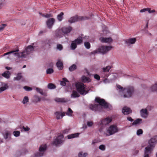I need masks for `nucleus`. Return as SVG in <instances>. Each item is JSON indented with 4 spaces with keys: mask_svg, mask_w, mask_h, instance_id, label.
<instances>
[{
    "mask_svg": "<svg viewBox=\"0 0 157 157\" xmlns=\"http://www.w3.org/2000/svg\"><path fill=\"white\" fill-rule=\"evenodd\" d=\"M95 101L99 103V105L95 104L90 105V108L93 111H101L102 110V107L105 108H107L108 107V103L103 99H101L99 97H97L95 99Z\"/></svg>",
    "mask_w": 157,
    "mask_h": 157,
    "instance_id": "1",
    "label": "nucleus"
},
{
    "mask_svg": "<svg viewBox=\"0 0 157 157\" xmlns=\"http://www.w3.org/2000/svg\"><path fill=\"white\" fill-rule=\"evenodd\" d=\"M157 143V136L151 138L148 141V145L145 148L144 157H149Z\"/></svg>",
    "mask_w": 157,
    "mask_h": 157,
    "instance_id": "2",
    "label": "nucleus"
},
{
    "mask_svg": "<svg viewBox=\"0 0 157 157\" xmlns=\"http://www.w3.org/2000/svg\"><path fill=\"white\" fill-rule=\"evenodd\" d=\"M78 92L81 95H85L88 93L90 89L86 88V85L82 83L78 82L75 85Z\"/></svg>",
    "mask_w": 157,
    "mask_h": 157,
    "instance_id": "3",
    "label": "nucleus"
},
{
    "mask_svg": "<svg viewBox=\"0 0 157 157\" xmlns=\"http://www.w3.org/2000/svg\"><path fill=\"white\" fill-rule=\"evenodd\" d=\"M117 88L120 89L121 91H124L126 92L123 95L124 98H130L132 96L134 91V89L132 86H128L125 88L123 89V87L119 85H117Z\"/></svg>",
    "mask_w": 157,
    "mask_h": 157,
    "instance_id": "4",
    "label": "nucleus"
},
{
    "mask_svg": "<svg viewBox=\"0 0 157 157\" xmlns=\"http://www.w3.org/2000/svg\"><path fill=\"white\" fill-rule=\"evenodd\" d=\"M34 48L33 46H28L25 49V51L21 53H15L14 54L18 57H25L26 55L29 54L34 51Z\"/></svg>",
    "mask_w": 157,
    "mask_h": 157,
    "instance_id": "5",
    "label": "nucleus"
},
{
    "mask_svg": "<svg viewBox=\"0 0 157 157\" xmlns=\"http://www.w3.org/2000/svg\"><path fill=\"white\" fill-rule=\"evenodd\" d=\"M113 47L111 46H102L98 48V49L93 51L91 53L95 54L98 52L101 53L103 54H105L111 50Z\"/></svg>",
    "mask_w": 157,
    "mask_h": 157,
    "instance_id": "6",
    "label": "nucleus"
},
{
    "mask_svg": "<svg viewBox=\"0 0 157 157\" xmlns=\"http://www.w3.org/2000/svg\"><path fill=\"white\" fill-rule=\"evenodd\" d=\"M72 27H63L60 30L56 31V35L57 37H61L63 34H67L69 33L72 30Z\"/></svg>",
    "mask_w": 157,
    "mask_h": 157,
    "instance_id": "7",
    "label": "nucleus"
},
{
    "mask_svg": "<svg viewBox=\"0 0 157 157\" xmlns=\"http://www.w3.org/2000/svg\"><path fill=\"white\" fill-rule=\"evenodd\" d=\"M88 17H86L80 16L76 15L70 18L68 20V22L70 23H72L78 21L88 20Z\"/></svg>",
    "mask_w": 157,
    "mask_h": 157,
    "instance_id": "8",
    "label": "nucleus"
},
{
    "mask_svg": "<svg viewBox=\"0 0 157 157\" xmlns=\"http://www.w3.org/2000/svg\"><path fill=\"white\" fill-rule=\"evenodd\" d=\"M112 66H108L102 68V71L101 72L102 76L104 78L108 77L110 75L109 70L111 68Z\"/></svg>",
    "mask_w": 157,
    "mask_h": 157,
    "instance_id": "9",
    "label": "nucleus"
},
{
    "mask_svg": "<svg viewBox=\"0 0 157 157\" xmlns=\"http://www.w3.org/2000/svg\"><path fill=\"white\" fill-rule=\"evenodd\" d=\"M47 148V145L46 144L41 145L39 148V152L35 154V156L36 157H39L42 156Z\"/></svg>",
    "mask_w": 157,
    "mask_h": 157,
    "instance_id": "10",
    "label": "nucleus"
},
{
    "mask_svg": "<svg viewBox=\"0 0 157 157\" xmlns=\"http://www.w3.org/2000/svg\"><path fill=\"white\" fill-rule=\"evenodd\" d=\"M118 130L117 126L116 125H111L107 131V133H109L108 136L112 135L117 132Z\"/></svg>",
    "mask_w": 157,
    "mask_h": 157,
    "instance_id": "11",
    "label": "nucleus"
},
{
    "mask_svg": "<svg viewBox=\"0 0 157 157\" xmlns=\"http://www.w3.org/2000/svg\"><path fill=\"white\" fill-rule=\"evenodd\" d=\"M63 135H60L55 139V140L53 142L52 144H54L56 146L62 142L63 139Z\"/></svg>",
    "mask_w": 157,
    "mask_h": 157,
    "instance_id": "12",
    "label": "nucleus"
},
{
    "mask_svg": "<svg viewBox=\"0 0 157 157\" xmlns=\"http://www.w3.org/2000/svg\"><path fill=\"white\" fill-rule=\"evenodd\" d=\"M55 21V19L53 18L49 19L46 22V24L48 28L51 29Z\"/></svg>",
    "mask_w": 157,
    "mask_h": 157,
    "instance_id": "13",
    "label": "nucleus"
},
{
    "mask_svg": "<svg viewBox=\"0 0 157 157\" xmlns=\"http://www.w3.org/2000/svg\"><path fill=\"white\" fill-rule=\"evenodd\" d=\"M100 41L102 43H109L112 41V39L110 37L105 38L104 37H101L99 38Z\"/></svg>",
    "mask_w": 157,
    "mask_h": 157,
    "instance_id": "14",
    "label": "nucleus"
},
{
    "mask_svg": "<svg viewBox=\"0 0 157 157\" xmlns=\"http://www.w3.org/2000/svg\"><path fill=\"white\" fill-rule=\"evenodd\" d=\"M136 38H131L129 39H126L125 40V43L128 45H129L131 44H133L136 42Z\"/></svg>",
    "mask_w": 157,
    "mask_h": 157,
    "instance_id": "15",
    "label": "nucleus"
},
{
    "mask_svg": "<svg viewBox=\"0 0 157 157\" xmlns=\"http://www.w3.org/2000/svg\"><path fill=\"white\" fill-rule=\"evenodd\" d=\"M122 112L124 114H128L132 113L130 108L126 106L124 107L122 110Z\"/></svg>",
    "mask_w": 157,
    "mask_h": 157,
    "instance_id": "16",
    "label": "nucleus"
},
{
    "mask_svg": "<svg viewBox=\"0 0 157 157\" xmlns=\"http://www.w3.org/2000/svg\"><path fill=\"white\" fill-rule=\"evenodd\" d=\"M112 121L111 118L107 117L102 120L101 121V124L102 125H106L108 124Z\"/></svg>",
    "mask_w": 157,
    "mask_h": 157,
    "instance_id": "17",
    "label": "nucleus"
},
{
    "mask_svg": "<svg viewBox=\"0 0 157 157\" xmlns=\"http://www.w3.org/2000/svg\"><path fill=\"white\" fill-rule=\"evenodd\" d=\"M52 43V42L50 40H46L43 42V45L47 48H50Z\"/></svg>",
    "mask_w": 157,
    "mask_h": 157,
    "instance_id": "18",
    "label": "nucleus"
},
{
    "mask_svg": "<svg viewBox=\"0 0 157 157\" xmlns=\"http://www.w3.org/2000/svg\"><path fill=\"white\" fill-rule=\"evenodd\" d=\"M11 132L8 131H6L3 134L4 138L6 140H9L10 138Z\"/></svg>",
    "mask_w": 157,
    "mask_h": 157,
    "instance_id": "19",
    "label": "nucleus"
},
{
    "mask_svg": "<svg viewBox=\"0 0 157 157\" xmlns=\"http://www.w3.org/2000/svg\"><path fill=\"white\" fill-rule=\"evenodd\" d=\"M140 114L141 116L143 117L146 118L148 115V113L147 109H142L140 111Z\"/></svg>",
    "mask_w": 157,
    "mask_h": 157,
    "instance_id": "20",
    "label": "nucleus"
},
{
    "mask_svg": "<svg viewBox=\"0 0 157 157\" xmlns=\"http://www.w3.org/2000/svg\"><path fill=\"white\" fill-rule=\"evenodd\" d=\"M23 77L21 73H18L17 75V76L13 78V80L19 81L23 79Z\"/></svg>",
    "mask_w": 157,
    "mask_h": 157,
    "instance_id": "21",
    "label": "nucleus"
},
{
    "mask_svg": "<svg viewBox=\"0 0 157 157\" xmlns=\"http://www.w3.org/2000/svg\"><path fill=\"white\" fill-rule=\"evenodd\" d=\"M56 65L59 70H61L63 69V63L60 60H59L58 61Z\"/></svg>",
    "mask_w": 157,
    "mask_h": 157,
    "instance_id": "22",
    "label": "nucleus"
},
{
    "mask_svg": "<svg viewBox=\"0 0 157 157\" xmlns=\"http://www.w3.org/2000/svg\"><path fill=\"white\" fill-rule=\"evenodd\" d=\"M55 100L57 102H66L67 101V100L64 98H56Z\"/></svg>",
    "mask_w": 157,
    "mask_h": 157,
    "instance_id": "23",
    "label": "nucleus"
},
{
    "mask_svg": "<svg viewBox=\"0 0 157 157\" xmlns=\"http://www.w3.org/2000/svg\"><path fill=\"white\" fill-rule=\"evenodd\" d=\"M82 81L83 82H88L91 81L90 79L89 78L83 76L81 78Z\"/></svg>",
    "mask_w": 157,
    "mask_h": 157,
    "instance_id": "24",
    "label": "nucleus"
},
{
    "mask_svg": "<svg viewBox=\"0 0 157 157\" xmlns=\"http://www.w3.org/2000/svg\"><path fill=\"white\" fill-rule=\"evenodd\" d=\"M79 133H76L72 134L67 136V138L68 139H71L75 137H78L79 135Z\"/></svg>",
    "mask_w": 157,
    "mask_h": 157,
    "instance_id": "25",
    "label": "nucleus"
},
{
    "mask_svg": "<svg viewBox=\"0 0 157 157\" xmlns=\"http://www.w3.org/2000/svg\"><path fill=\"white\" fill-rule=\"evenodd\" d=\"M74 42H75L77 44H79L83 42L82 38L81 37H79L77 39L75 40Z\"/></svg>",
    "mask_w": 157,
    "mask_h": 157,
    "instance_id": "26",
    "label": "nucleus"
},
{
    "mask_svg": "<svg viewBox=\"0 0 157 157\" xmlns=\"http://www.w3.org/2000/svg\"><path fill=\"white\" fill-rule=\"evenodd\" d=\"M10 73L9 71H5L2 74V76L7 78H10Z\"/></svg>",
    "mask_w": 157,
    "mask_h": 157,
    "instance_id": "27",
    "label": "nucleus"
},
{
    "mask_svg": "<svg viewBox=\"0 0 157 157\" xmlns=\"http://www.w3.org/2000/svg\"><path fill=\"white\" fill-rule=\"evenodd\" d=\"M64 13L63 12H61L57 16V19L59 21H61L63 18V15Z\"/></svg>",
    "mask_w": 157,
    "mask_h": 157,
    "instance_id": "28",
    "label": "nucleus"
},
{
    "mask_svg": "<svg viewBox=\"0 0 157 157\" xmlns=\"http://www.w3.org/2000/svg\"><path fill=\"white\" fill-rule=\"evenodd\" d=\"M79 94L75 90H73L71 94V97L75 98L78 97L79 96Z\"/></svg>",
    "mask_w": 157,
    "mask_h": 157,
    "instance_id": "29",
    "label": "nucleus"
},
{
    "mask_svg": "<svg viewBox=\"0 0 157 157\" xmlns=\"http://www.w3.org/2000/svg\"><path fill=\"white\" fill-rule=\"evenodd\" d=\"M150 89L152 91H156L157 92V82L151 87Z\"/></svg>",
    "mask_w": 157,
    "mask_h": 157,
    "instance_id": "30",
    "label": "nucleus"
},
{
    "mask_svg": "<svg viewBox=\"0 0 157 157\" xmlns=\"http://www.w3.org/2000/svg\"><path fill=\"white\" fill-rule=\"evenodd\" d=\"M142 121V119H141L138 118L136 120H135L132 123V124L133 125H136L137 124H139Z\"/></svg>",
    "mask_w": 157,
    "mask_h": 157,
    "instance_id": "31",
    "label": "nucleus"
},
{
    "mask_svg": "<svg viewBox=\"0 0 157 157\" xmlns=\"http://www.w3.org/2000/svg\"><path fill=\"white\" fill-rule=\"evenodd\" d=\"M76 66L75 64H74L69 67V69L70 71H72L76 70Z\"/></svg>",
    "mask_w": 157,
    "mask_h": 157,
    "instance_id": "32",
    "label": "nucleus"
},
{
    "mask_svg": "<svg viewBox=\"0 0 157 157\" xmlns=\"http://www.w3.org/2000/svg\"><path fill=\"white\" fill-rule=\"evenodd\" d=\"M8 87V86L7 84H5L3 86L1 87L0 88V93L5 90Z\"/></svg>",
    "mask_w": 157,
    "mask_h": 157,
    "instance_id": "33",
    "label": "nucleus"
},
{
    "mask_svg": "<svg viewBox=\"0 0 157 157\" xmlns=\"http://www.w3.org/2000/svg\"><path fill=\"white\" fill-rule=\"evenodd\" d=\"M48 87L49 89H54L56 88V86L54 84L50 83L48 84Z\"/></svg>",
    "mask_w": 157,
    "mask_h": 157,
    "instance_id": "34",
    "label": "nucleus"
},
{
    "mask_svg": "<svg viewBox=\"0 0 157 157\" xmlns=\"http://www.w3.org/2000/svg\"><path fill=\"white\" fill-rule=\"evenodd\" d=\"M71 48L72 50L75 49L77 48V44L74 42H72L71 46Z\"/></svg>",
    "mask_w": 157,
    "mask_h": 157,
    "instance_id": "35",
    "label": "nucleus"
},
{
    "mask_svg": "<svg viewBox=\"0 0 157 157\" xmlns=\"http://www.w3.org/2000/svg\"><path fill=\"white\" fill-rule=\"evenodd\" d=\"M87 155V153H83L81 152L79 153L78 155L79 157H86Z\"/></svg>",
    "mask_w": 157,
    "mask_h": 157,
    "instance_id": "36",
    "label": "nucleus"
},
{
    "mask_svg": "<svg viewBox=\"0 0 157 157\" xmlns=\"http://www.w3.org/2000/svg\"><path fill=\"white\" fill-rule=\"evenodd\" d=\"M72 113V110L70 108H69L67 112L66 113V114L67 115H68L69 116H71V114Z\"/></svg>",
    "mask_w": 157,
    "mask_h": 157,
    "instance_id": "37",
    "label": "nucleus"
},
{
    "mask_svg": "<svg viewBox=\"0 0 157 157\" xmlns=\"http://www.w3.org/2000/svg\"><path fill=\"white\" fill-rule=\"evenodd\" d=\"M85 47L87 49H89L90 47V43L88 42H85L84 43Z\"/></svg>",
    "mask_w": 157,
    "mask_h": 157,
    "instance_id": "38",
    "label": "nucleus"
},
{
    "mask_svg": "<svg viewBox=\"0 0 157 157\" xmlns=\"http://www.w3.org/2000/svg\"><path fill=\"white\" fill-rule=\"evenodd\" d=\"M55 115L56 116V118L57 119H60V113L59 112H56L55 113Z\"/></svg>",
    "mask_w": 157,
    "mask_h": 157,
    "instance_id": "39",
    "label": "nucleus"
},
{
    "mask_svg": "<svg viewBox=\"0 0 157 157\" xmlns=\"http://www.w3.org/2000/svg\"><path fill=\"white\" fill-rule=\"evenodd\" d=\"M28 101L29 99L28 97L27 96H25L23 100L22 101V103L24 104H25L28 102Z\"/></svg>",
    "mask_w": 157,
    "mask_h": 157,
    "instance_id": "40",
    "label": "nucleus"
},
{
    "mask_svg": "<svg viewBox=\"0 0 157 157\" xmlns=\"http://www.w3.org/2000/svg\"><path fill=\"white\" fill-rule=\"evenodd\" d=\"M7 26V24H2V25L0 26V32L2 31Z\"/></svg>",
    "mask_w": 157,
    "mask_h": 157,
    "instance_id": "41",
    "label": "nucleus"
},
{
    "mask_svg": "<svg viewBox=\"0 0 157 157\" xmlns=\"http://www.w3.org/2000/svg\"><path fill=\"white\" fill-rule=\"evenodd\" d=\"M14 136L16 137H17L20 135V132L18 131H14L13 132Z\"/></svg>",
    "mask_w": 157,
    "mask_h": 157,
    "instance_id": "42",
    "label": "nucleus"
},
{
    "mask_svg": "<svg viewBox=\"0 0 157 157\" xmlns=\"http://www.w3.org/2000/svg\"><path fill=\"white\" fill-rule=\"evenodd\" d=\"M46 72L47 74H51L53 72V70L52 68H49L47 70Z\"/></svg>",
    "mask_w": 157,
    "mask_h": 157,
    "instance_id": "43",
    "label": "nucleus"
},
{
    "mask_svg": "<svg viewBox=\"0 0 157 157\" xmlns=\"http://www.w3.org/2000/svg\"><path fill=\"white\" fill-rule=\"evenodd\" d=\"M36 90L37 92H39L41 94H42V95H43L44 94V93L43 91V90L41 89H40V88H36Z\"/></svg>",
    "mask_w": 157,
    "mask_h": 157,
    "instance_id": "44",
    "label": "nucleus"
},
{
    "mask_svg": "<svg viewBox=\"0 0 157 157\" xmlns=\"http://www.w3.org/2000/svg\"><path fill=\"white\" fill-rule=\"evenodd\" d=\"M150 8H144L140 10V13L144 12L146 11H150Z\"/></svg>",
    "mask_w": 157,
    "mask_h": 157,
    "instance_id": "45",
    "label": "nucleus"
},
{
    "mask_svg": "<svg viewBox=\"0 0 157 157\" xmlns=\"http://www.w3.org/2000/svg\"><path fill=\"white\" fill-rule=\"evenodd\" d=\"M57 49L60 51L62 50L63 48V47L62 45L61 44H58L57 46Z\"/></svg>",
    "mask_w": 157,
    "mask_h": 157,
    "instance_id": "46",
    "label": "nucleus"
},
{
    "mask_svg": "<svg viewBox=\"0 0 157 157\" xmlns=\"http://www.w3.org/2000/svg\"><path fill=\"white\" fill-rule=\"evenodd\" d=\"M24 88L26 91H29L32 90V88L31 87H28L27 86H25L24 87Z\"/></svg>",
    "mask_w": 157,
    "mask_h": 157,
    "instance_id": "47",
    "label": "nucleus"
},
{
    "mask_svg": "<svg viewBox=\"0 0 157 157\" xmlns=\"http://www.w3.org/2000/svg\"><path fill=\"white\" fill-rule=\"evenodd\" d=\"M143 131L141 129H139L137 131V134L138 135L142 134H143Z\"/></svg>",
    "mask_w": 157,
    "mask_h": 157,
    "instance_id": "48",
    "label": "nucleus"
},
{
    "mask_svg": "<svg viewBox=\"0 0 157 157\" xmlns=\"http://www.w3.org/2000/svg\"><path fill=\"white\" fill-rule=\"evenodd\" d=\"M99 149L102 151H104L105 149V146L103 145H101L99 147Z\"/></svg>",
    "mask_w": 157,
    "mask_h": 157,
    "instance_id": "49",
    "label": "nucleus"
},
{
    "mask_svg": "<svg viewBox=\"0 0 157 157\" xmlns=\"http://www.w3.org/2000/svg\"><path fill=\"white\" fill-rule=\"evenodd\" d=\"M35 101L36 102L40 101L41 99V98L40 97L36 96H35Z\"/></svg>",
    "mask_w": 157,
    "mask_h": 157,
    "instance_id": "50",
    "label": "nucleus"
},
{
    "mask_svg": "<svg viewBox=\"0 0 157 157\" xmlns=\"http://www.w3.org/2000/svg\"><path fill=\"white\" fill-rule=\"evenodd\" d=\"M70 129V128L65 129V130H63V134H66L68 133L69 132V131Z\"/></svg>",
    "mask_w": 157,
    "mask_h": 157,
    "instance_id": "51",
    "label": "nucleus"
},
{
    "mask_svg": "<svg viewBox=\"0 0 157 157\" xmlns=\"http://www.w3.org/2000/svg\"><path fill=\"white\" fill-rule=\"evenodd\" d=\"M15 51H10L6 53H4L3 54V56H5L7 55H8L10 54L13 53Z\"/></svg>",
    "mask_w": 157,
    "mask_h": 157,
    "instance_id": "52",
    "label": "nucleus"
},
{
    "mask_svg": "<svg viewBox=\"0 0 157 157\" xmlns=\"http://www.w3.org/2000/svg\"><path fill=\"white\" fill-rule=\"evenodd\" d=\"M94 78L95 79H96L98 80H99L100 79V76L97 74H95L94 75Z\"/></svg>",
    "mask_w": 157,
    "mask_h": 157,
    "instance_id": "53",
    "label": "nucleus"
},
{
    "mask_svg": "<svg viewBox=\"0 0 157 157\" xmlns=\"http://www.w3.org/2000/svg\"><path fill=\"white\" fill-rule=\"evenodd\" d=\"M93 124V122L92 121H88L87 122V125L89 127L91 126Z\"/></svg>",
    "mask_w": 157,
    "mask_h": 157,
    "instance_id": "54",
    "label": "nucleus"
},
{
    "mask_svg": "<svg viewBox=\"0 0 157 157\" xmlns=\"http://www.w3.org/2000/svg\"><path fill=\"white\" fill-rule=\"evenodd\" d=\"M12 51H15L13 53H14L13 54L14 55V53H17L16 52H18L19 51V50L17 47V46L16 47V48H15L13 50H12Z\"/></svg>",
    "mask_w": 157,
    "mask_h": 157,
    "instance_id": "55",
    "label": "nucleus"
},
{
    "mask_svg": "<svg viewBox=\"0 0 157 157\" xmlns=\"http://www.w3.org/2000/svg\"><path fill=\"white\" fill-rule=\"evenodd\" d=\"M23 128L25 131H29L30 129V128L27 126L26 127H25L23 126Z\"/></svg>",
    "mask_w": 157,
    "mask_h": 157,
    "instance_id": "56",
    "label": "nucleus"
},
{
    "mask_svg": "<svg viewBox=\"0 0 157 157\" xmlns=\"http://www.w3.org/2000/svg\"><path fill=\"white\" fill-rule=\"evenodd\" d=\"M60 84L63 86H65L66 85V83L65 81L63 80L61 81Z\"/></svg>",
    "mask_w": 157,
    "mask_h": 157,
    "instance_id": "57",
    "label": "nucleus"
},
{
    "mask_svg": "<svg viewBox=\"0 0 157 157\" xmlns=\"http://www.w3.org/2000/svg\"><path fill=\"white\" fill-rule=\"evenodd\" d=\"M52 17V16L50 14H48V13L45 14V17L46 18H49L50 17Z\"/></svg>",
    "mask_w": 157,
    "mask_h": 157,
    "instance_id": "58",
    "label": "nucleus"
},
{
    "mask_svg": "<svg viewBox=\"0 0 157 157\" xmlns=\"http://www.w3.org/2000/svg\"><path fill=\"white\" fill-rule=\"evenodd\" d=\"M127 120L130 121H133V119H132L131 117H129L127 118Z\"/></svg>",
    "mask_w": 157,
    "mask_h": 157,
    "instance_id": "59",
    "label": "nucleus"
},
{
    "mask_svg": "<svg viewBox=\"0 0 157 157\" xmlns=\"http://www.w3.org/2000/svg\"><path fill=\"white\" fill-rule=\"evenodd\" d=\"M46 32V30H44V31H41L39 32V33L40 35L41 34L43 33H45V32Z\"/></svg>",
    "mask_w": 157,
    "mask_h": 157,
    "instance_id": "60",
    "label": "nucleus"
},
{
    "mask_svg": "<svg viewBox=\"0 0 157 157\" xmlns=\"http://www.w3.org/2000/svg\"><path fill=\"white\" fill-rule=\"evenodd\" d=\"M150 11H148V12L150 13H154L155 12V10H151L150 8Z\"/></svg>",
    "mask_w": 157,
    "mask_h": 157,
    "instance_id": "61",
    "label": "nucleus"
},
{
    "mask_svg": "<svg viewBox=\"0 0 157 157\" xmlns=\"http://www.w3.org/2000/svg\"><path fill=\"white\" fill-rule=\"evenodd\" d=\"M66 113L64 112H63L61 114L60 116L61 117H63L65 116Z\"/></svg>",
    "mask_w": 157,
    "mask_h": 157,
    "instance_id": "62",
    "label": "nucleus"
},
{
    "mask_svg": "<svg viewBox=\"0 0 157 157\" xmlns=\"http://www.w3.org/2000/svg\"><path fill=\"white\" fill-rule=\"evenodd\" d=\"M63 81H65V82H68V80H67V79L66 78H63Z\"/></svg>",
    "mask_w": 157,
    "mask_h": 157,
    "instance_id": "63",
    "label": "nucleus"
},
{
    "mask_svg": "<svg viewBox=\"0 0 157 157\" xmlns=\"http://www.w3.org/2000/svg\"><path fill=\"white\" fill-rule=\"evenodd\" d=\"M5 68L8 70H10L11 69V68L10 67H6Z\"/></svg>",
    "mask_w": 157,
    "mask_h": 157,
    "instance_id": "64",
    "label": "nucleus"
}]
</instances>
